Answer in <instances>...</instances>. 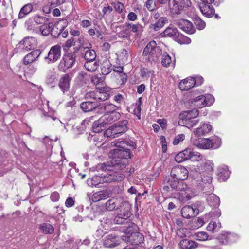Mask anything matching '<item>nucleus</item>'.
Masks as SVG:
<instances>
[{
    "label": "nucleus",
    "instance_id": "f257e3e1",
    "mask_svg": "<svg viewBox=\"0 0 249 249\" xmlns=\"http://www.w3.org/2000/svg\"><path fill=\"white\" fill-rule=\"evenodd\" d=\"M116 148L111 150L109 157L112 160L98 164L97 168L101 171L122 170L126 167L125 160L131 158L130 150L135 149L136 144L132 141H114L111 143Z\"/></svg>",
    "mask_w": 249,
    "mask_h": 249
},
{
    "label": "nucleus",
    "instance_id": "f03ea898",
    "mask_svg": "<svg viewBox=\"0 0 249 249\" xmlns=\"http://www.w3.org/2000/svg\"><path fill=\"white\" fill-rule=\"evenodd\" d=\"M130 204L120 196L113 197L106 203V209L108 211L118 210L120 213L115 217L114 222L117 224L128 223L131 215Z\"/></svg>",
    "mask_w": 249,
    "mask_h": 249
},
{
    "label": "nucleus",
    "instance_id": "7ed1b4c3",
    "mask_svg": "<svg viewBox=\"0 0 249 249\" xmlns=\"http://www.w3.org/2000/svg\"><path fill=\"white\" fill-rule=\"evenodd\" d=\"M138 228L137 226L131 223L130 225L124 230L125 235L122 236V240L132 245H138L142 243L144 241L143 235L137 231Z\"/></svg>",
    "mask_w": 249,
    "mask_h": 249
},
{
    "label": "nucleus",
    "instance_id": "20e7f679",
    "mask_svg": "<svg viewBox=\"0 0 249 249\" xmlns=\"http://www.w3.org/2000/svg\"><path fill=\"white\" fill-rule=\"evenodd\" d=\"M168 184L170 187L174 190L180 191L182 201L188 200L191 199V196L190 195L191 190L186 184L180 180L172 179L169 180Z\"/></svg>",
    "mask_w": 249,
    "mask_h": 249
},
{
    "label": "nucleus",
    "instance_id": "39448f33",
    "mask_svg": "<svg viewBox=\"0 0 249 249\" xmlns=\"http://www.w3.org/2000/svg\"><path fill=\"white\" fill-rule=\"evenodd\" d=\"M128 123L127 120L119 121L107 129L104 133L105 135L107 137H115L126 132L128 130Z\"/></svg>",
    "mask_w": 249,
    "mask_h": 249
},
{
    "label": "nucleus",
    "instance_id": "423d86ee",
    "mask_svg": "<svg viewBox=\"0 0 249 249\" xmlns=\"http://www.w3.org/2000/svg\"><path fill=\"white\" fill-rule=\"evenodd\" d=\"M161 50L157 47L155 41H151L147 44L143 51L144 56H148L147 59L150 62H156L160 55Z\"/></svg>",
    "mask_w": 249,
    "mask_h": 249
},
{
    "label": "nucleus",
    "instance_id": "0eeeda50",
    "mask_svg": "<svg viewBox=\"0 0 249 249\" xmlns=\"http://www.w3.org/2000/svg\"><path fill=\"white\" fill-rule=\"evenodd\" d=\"M161 35L164 37H172L180 44H189L191 41L189 38L182 35L179 36L178 30L173 27H167Z\"/></svg>",
    "mask_w": 249,
    "mask_h": 249
},
{
    "label": "nucleus",
    "instance_id": "6e6552de",
    "mask_svg": "<svg viewBox=\"0 0 249 249\" xmlns=\"http://www.w3.org/2000/svg\"><path fill=\"white\" fill-rule=\"evenodd\" d=\"M191 4L190 0H168V7L171 14H180L184 8Z\"/></svg>",
    "mask_w": 249,
    "mask_h": 249
},
{
    "label": "nucleus",
    "instance_id": "1a4fd4ad",
    "mask_svg": "<svg viewBox=\"0 0 249 249\" xmlns=\"http://www.w3.org/2000/svg\"><path fill=\"white\" fill-rule=\"evenodd\" d=\"M78 50L79 48H76L74 52L68 53L64 55L58 65L59 70L65 72L68 69L74 66L76 62V52Z\"/></svg>",
    "mask_w": 249,
    "mask_h": 249
},
{
    "label": "nucleus",
    "instance_id": "9d476101",
    "mask_svg": "<svg viewBox=\"0 0 249 249\" xmlns=\"http://www.w3.org/2000/svg\"><path fill=\"white\" fill-rule=\"evenodd\" d=\"M170 175L173 179L182 181L188 178V171L184 167L178 165L172 168Z\"/></svg>",
    "mask_w": 249,
    "mask_h": 249
},
{
    "label": "nucleus",
    "instance_id": "9b49d317",
    "mask_svg": "<svg viewBox=\"0 0 249 249\" xmlns=\"http://www.w3.org/2000/svg\"><path fill=\"white\" fill-rule=\"evenodd\" d=\"M61 56V47L59 45H55L51 47L45 60L48 63L56 62Z\"/></svg>",
    "mask_w": 249,
    "mask_h": 249
},
{
    "label": "nucleus",
    "instance_id": "f8f14e48",
    "mask_svg": "<svg viewBox=\"0 0 249 249\" xmlns=\"http://www.w3.org/2000/svg\"><path fill=\"white\" fill-rule=\"evenodd\" d=\"M124 178V175L118 172H114L107 174L100 178V183H110L122 181Z\"/></svg>",
    "mask_w": 249,
    "mask_h": 249
},
{
    "label": "nucleus",
    "instance_id": "ddd939ff",
    "mask_svg": "<svg viewBox=\"0 0 249 249\" xmlns=\"http://www.w3.org/2000/svg\"><path fill=\"white\" fill-rule=\"evenodd\" d=\"M120 117L121 114L116 111L110 113H106L99 118V123L107 125L117 121Z\"/></svg>",
    "mask_w": 249,
    "mask_h": 249
},
{
    "label": "nucleus",
    "instance_id": "4468645a",
    "mask_svg": "<svg viewBox=\"0 0 249 249\" xmlns=\"http://www.w3.org/2000/svg\"><path fill=\"white\" fill-rule=\"evenodd\" d=\"M177 25L180 29L187 33L192 34L195 29L193 28L192 23L185 19H180L177 21Z\"/></svg>",
    "mask_w": 249,
    "mask_h": 249
},
{
    "label": "nucleus",
    "instance_id": "2eb2a0df",
    "mask_svg": "<svg viewBox=\"0 0 249 249\" xmlns=\"http://www.w3.org/2000/svg\"><path fill=\"white\" fill-rule=\"evenodd\" d=\"M181 212L182 217L189 219L197 215L199 213V210L195 206L187 205L184 206Z\"/></svg>",
    "mask_w": 249,
    "mask_h": 249
},
{
    "label": "nucleus",
    "instance_id": "dca6fc26",
    "mask_svg": "<svg viewBox=\"0 0 249 249\" xmlns=\"http://www.w3.org/2000/svg\"><path fill=\"white\" fill-rule=\"evenodd\" d=\"M215 143L216 142H214L213 139L204 138L199 141L198 142L196 143V145L198 148L204 149H210L211 148H217L219 147L220 146L219 144L217 143L215 145Z\"/></svg>",
    "mask_w": 249,
    "mask_h": 249
},
{
    "label": "nucleus",
    "instance_id": "f3484780",
    "mask_svg": "<svg viewBox=\"0 0 249 249\" xmlns=\"http://www.w3.org/2000/svg\"><path fill=\"white\" fill-rule=\"evenodd\" d=\"M120 244L119 237L115 234H109L105 237L103 245L107 248H113Z\"/></svg>",
    "mask_w": 249,
    "mask_h": 249
},
{
    "label": "nucleus",
    "instance_id": "a211bd4d",
    "mask_svg": "<svg viewBox=\"0 0 249 249\" xmlns=\"http://www.w3.org/2000/svg\"><path fill=\"white\" fill-rule=\"evenodd\" d=\"M111 195V191L109 189H105L94 193L92 196L93 202H98L102 200L107 199Z\"/></svg>",
    "mask_w": 249,
    "mask_h": 249
},
{
    "label": "nucleus",
    "instance_id": "6ab92c4d",
    "mask_svg": "<svg viewBox=\"0 0 249 249\" xmlns=\"http://www.w3.org/2000/svg\"><path fill=\"white\" fill-rule=\"evenodd\" d=\"M71 81V77L68 74H64L60 78L58 85L64 94L69 91Z\"/></svg>",
    "mask_w": 249,
    "mask_h": 249
},
{
    "label": "nucleus",
    "instance_id": "aec40b11",
    "mask_svg": "<svg viewBox=\"0 0 249 249\" xmlns=\"http://www.w3.org/2000/svg\"><path fill=\"white\" fill-rule=\"evenodd\" d=\"M41 53V52L39 49H36L30 52L24 57L23 59L24 64L27 65L37 60Z\"/></svg>",
    "mask_w": 249,
    "mask_h": 249
},
{
    "label": "nucleus",
    "instance_id": "412c9836",
    "mask_svg": "<svg viewBox=\"0 0 249 249\" xmlns=\"http://www.w3.org/2000/svg\"><path fill=\"white\" fill-rule=\"evenodd\" d=\"M20 44L22 45L23 49L30 50L34 49L37 46V42L35 37H27L21 41Z\"/></svg>",
    "mask_w": 249,
    "mask_h": 249
},
{
    "label": "nucleus",
    "instance_id": "4be33fe9",
    "mask_svg": "<svg viewBox=\"0 0 249 249\" xmlns=\"http://www.w3.org/2000/svg\"><path fill=\"white\" fill-rule=\"evenodd\" d=\"M196 83V80L193 77H188L182 80L179 83V88L181 90H188L193 88Z\"/></svg>",
    "mask_w": 249,
    "mask_h": 249
},
{
    "label": "nucleus",
    "instance_id": "5701e85b",
    "mask_svg": "<svg viewBox=\"0 0 249 249\" xmlns=\"http://www.w3.org/2000/svg\"><path fill=\"white\" fill-rule=\"evenodd\" d=\"M212 126L209 123H203L194 130V134L196 137H200L210 132L212 130Z\"/></svg>",
    "mask_w": 249,
    "mask_h": 249
},
{
    "label": "nucleus",
    "instance_id": "b1692460",
    "mask_svg": "<svg viewBox=\"0 0 249 249\" xmlns=\"http://www.w3.org/2000/svg\"><path fill=\"white\" fill-rule=\"evenodd\" d=\"M197 109L184 111L179 115V120H190L196 118L198 116Z\"/></svg>",
    "mask_w": 249,
    "mask_h": 249
},
{
    "label": "nucleus",
    "instance_id": "393cba45",
    "mask_svg": "<svg viewBox=\"0 0 249 249\" xmlns=\"http://www.w3.org/2000/svg\"><path fill=\"white\" fill-rule=\"evenodd\" d=\"M191 153V148H186L177 154L175 157V160L178 163L190 160Z\"/></svg>",
    "mask_w": 249,
    "mask_h": 249
},
{
    "label": "nucleus",
    "instance_id": "a878e982",
    "mask_svg": "<svg viewBox=\"0 0 249 249\" xmlns=\"http://www.w3.org/2000/svg\"><path fill=\"white\" fill-rule=\"evenodd\" d=\"M99 103L96 101H86L80 104L81 109L85 112L92 111L93 109L99 107Z\"/></svg>",
    "mask_w": 249,
    "mask_h": 249
},
{
    "label": "nucleus",
    "instance_id": "bb28decb",
    "mask_svg": "<svg viewBox=\"0 0 249 249\" xmlns=\"http://www.w3.org/2000/svg\"><path fill=\"white\" fill-rule=\"evenodd\" d=\"M199 8L202 14L206 17H212L214 14L215 10L211 4H200Z\"/></svg>",
    "mask_w": 249,
    "mask_h": 249
},
{
    "label": "nucleus",
    "instance_id": "cd10ccee",
    "mask_svg": "<svg viewBox=\"0 0 249 249\" xmlns=\"http://www.w3.org/2000/svg\"><path fill=\"white\" fill-rule=\"evenodd\" d=\"M205 102H206V98L204 95H200L195 98L192 99L189 103L190 106L196 108H201L206 106Z\"/></svg>",
    "mask_w": 249,
    "mask_h": 249
},
{
    "label": "nucleus",
    "instance_id": "c85d7f7f",
    "mask_svg": "<svg viewBox=\"0 0 249 249\" xmlns=\"http://www.w3.org/2000/svg\"><path fill=\"white\" fill-rule=\"evenodd\" d=\"M179 246L182 249H193L198 247V243L195 241L185 239L180 241Z\"/></svg>",
    "mask_w": 249,
    "mask_h": 249
},
{
    "label": "nucleus",
    "instance_id": "c756f323",
    "mask_svg": "<svg viewBox=\"0 0 249 249\" xmlns=\"http://www.w3.org/2000/svg\"><path fill=\"white\" fill-rule=\"evenodd\" d=\"M99 108L103 110V113H110L113 112L117 109V107L111 103L100 104Z\"/></svg>",
    "mask_w": 249,
    "mask_h": 249
},
{
    "label": "nucleus",
    "instance_id": "7c9ffc66",
    "mask_svg": "<svg viewBox=\"0 0 249 249\" xmlns=\"http://www.w3.org/2000/svg\"><path fill=\"white\" fill-rule=\"evenodd\" d=\"M33 9V5L32 3H28L23 6L18 14V18L22 19L30 13Z\"/></svg>",
    "mask_w": 249,
    "mask_h": 249
},
{
    "label": "nucleus",
    "instance_id": "2f4dec72",
    "mask_svg": "<svg viewBox=\"0 0 249 249\" xmlns=\"http://www.w3.org/2000/svg\"><path fill=\"white\" fill-rule=\"evenodd\" d=\"M209 205L213 208H217L220 205V199L215 194H210L207 198Z\"/></svg>",
    "mask_w": 249,
    "mask_h": 249
},
{
    "label": "nucleus",
    "instance_id": "473e14b6",
    "mask_svg": "<svg viewBox=\"0 0 249 249\" xmlns=\"http://www.w3.org/2000/svg\"><path fill=\"white\" fill-rule=\"evenodd\" d=\"M119 28L122 29V30L120 32L116 33V36H118V38L121 39H129L130 38V33L128 27H127L126 23H125L122 26L119 27Z\"/></svg>",
    "mask_w": 249,
    "mask_h": 249
},
{
    "label": "nucleus",
    "instance_id": "72a5a7b5",
    "mask_svg": "<svg viewBox=\"0 0 249 249\" xmlns=\"http://www.w3.org/2000/svg\"><path fill=\"white\" fill-rule=\"evenodd\" d=\"M198 122V120H194L193 119L184 120H181L179 121L178 124L180 125L184 126L188 128H191L197 124Z\"/></svg>",
    "mask_w": 249,
    "mask_h": 249
},
{
    "label": "nucleus",
    "instance_id": "f704fd0d",
    "mask_svg": "<svg viewBox=\"0 0 249 249\" xmlns=\"http://www.w3.org/2000/svg\"><path fill=\"white\" fill-rule=\"evenodd\" d=\"M221 227V223L219 221H211L207 227L208 231L212 232L218 231Z\"/></svg>",
    "mask_w": 249,
    "mask_h": 249
},
{
    "label": "nucleus",
    "instance_id": "c9c22d12",
    "mask_svg": "<svg viewBox=\"0 0 249 249\" xmlns=\"http://www.w3.org/2000/svg\"><path fill=\"white\" fill-rule=\"evenodd\" d=\"M233 235L229 233H225L221 234L218 237V239L219 242L223 244H226L231 242V238Z\"/></svg>",
    "mask_w": 249,
    "mask_h": 249
},
{
    "label": "nucleus",
    "instance_id": "e433bc0d",
    "mask_svg": "<svg viewBox=\"0 0 249 249\" xmlns=\"http://www.w3.org/2000/svg\"><path fill=\"white\" fill-rule=\"evenodd\" d=\"M96 53L92 49H87L84 53V58L86 61H96Z\"/></svg>",
    "mask_w": 249,
    "mask_h": 249
},
{
    "label": "nucleus",
    "instance_id": "4c0bfd02",
    "mask_svg": "<svg viewBox=\"0 0 249 249\" xmlns=\"http://www.w3.org/2000/svg\"><path fill=\"white\" fill-rule=\"evenodd\" d=\"M166 21V18L160 17L155 23L151 24L150 28L155 31H158L164 26Z\"/></svg>",
    "mask_w": 249,
    "mask_h": 249
},
{
    "label": "nucleus",
    "instance_id": "58836bf2",
    "mask_svg": "<svg viewBox=\"0 0 249 249\" xmlns=\"http://www.w3.org/2000/svg\"><path fill=\"white\" fill-rule=\"evenodd\" d=\"M99 66L98 63L96 61H86L84 64L85 68L89 71H95Z\"/></svg>",
    "mask_w": 249,
    "mask_h": 249
},
{
    "label": "nucleus",
    "instance_id": "ea45409f",
    "mask_svg": "<svg viewBox=\"0 0 249 249\" xmlns=\"http://www.w3.org/2000/svg\"><path fill=\"white\" fill-rule=\"evenodd\" d=\"M40 229L44 234H52L54 231L53 227L48 223H43L40 226Z\"/></svg>",
    "mask_w": 249,
    "mask_h": 249
},
{
    "label": "nucleus",
    "instance_id": "a19ab883",
    "mask_svg": "<svg viewBox=\"0 0 249 249\" xmlns=\"http://www.w3.org/2000/svg\"><path fill=\"white\" fill-rule=\"evenodd\" d=\"M68 21L65 19H62L56 22L53 25V31L55 29L64 31L68 25Z\"/></svg>",
    "mask_w": 249,
    "mask_h": 249
},
{
    "label": "nucleus",
    "instance_id": "79ce46f5",
    "mask_svg": "<svg viewBox=\"0 0 249 249\" xmlns=\"http://www.w3.org/2000/svg\"><path fill=\"white\" fill-rule=\"evenodd\" d=\"M202 166L203 169L208 173H211L213 169V164L212 160H202Z\"/></svg>",
    "mask_w": 249,
    "mask_h": 249
},
{
    "label": "nucleus",
    "instance_id": "37998d69",
    "mask_svg": "<svg viewBox=\"0 0 249 249\" xmlns=\"http://www.w3.org/2000/svg\"><path fill=\"white\" fill-rule=\"evenodd\" d=\"M33 20L36 24L44 25L47 23L49 19L45 16L36 15L33 17Z\"/></svg>",
    "mask_w": 249,
    "mask_h": 249
},
{
    "label": "nucleus",
    "instance_id": "c03bdc74",
    "mask_svg": "<svg viewBox=\"0 0 249 249\" xmlns=\"http://www.w3.org/2000/svg\"><path fill=\"white\" fill-rule=\"evenodd\" d=\"M127 27H128L129 32H133V33L138 34V32L142 30V27L139 24H134L132 23H125Z\"/></svg>",
    "mask_w": 249,
    "mask_h": 249
},
{
    "label": "nucleus",
    "instance_id": "a18cd8bd",
    "mask_svg": "<svg viewBox=\"0 0 249 249\" xmlns=\"http://www.w3.org/2000/svg\"><path fill=\"white\" fill-rule=\"evenodd\" d=\"M92 83L96 86L98 89H101L104 87L103 78L98 76H95L92 78Z\"/></svg>",
    "mask_w": 249,
    "mask_h": 249
},
{
    "label": "nucleus",
    "instance_id": "49530a36",
    "mask_svg": "<svg viewBox=\"0 0 249 249\" xmlns=\"http://www.w3.org/2000/svg\"><path fill=\"white\" fill-rule=\"evenodd\" d=\"M204 157L198 152L194 151L191 149V153L190 160L192 161H199L202 160Z\"/></svg>",
    "mask_w": 249,
    "mask_h": 249
},
{
    "label": "nucleus",
    "instance_id": "de8ad7c7",
    "mask_svg": "<svg viewBox=\"0 0 249 249\" xmlns=\"http://www.w3.org/2000/svg\"><path fill=\"white\" fill-rule=\"evenodd\" d=\"M107 125L106 124H101L99 123V119L94 122L92 126V129L94 132L100 133L104 129L102 128L105 127Z\"/></svg>",
    "mask_w": 249,
    "mask_h": 249
},
{
    "label": "nucleus",
    "instance_id": "09e8293b",
    "mask_svg": "<svg viewBox=\"0 0 249 249\" xmlns=\"http://www.w3.org/2000/svg\"><path fill=\"white\" fill-rule=\"evenodd\" d=\"M153 71L147 68H143L141 70L140 75L143 78H148L153 75Z\"/></svg>",
    "mask_w": 249,
    "mask_h": 249
},
{
    "label": "nucleus",
    "instance_id": "8fccbe9b",
    "mask_svg": "<svg viewBox=\"0 0 249 249\" xmlns=\"http://www.w3.org/2000/svg\"><path fill=\"white\" fill-rule=\"evenodd\" d=\"M50 23H46L40 26L39 30L43 36H47L51 33Z\"/></svg>",
    "mask_w": 249,
    "mask_h": 249
},
{
    "label": "nucleus",
    "instance_id": "3c124183",
    "mask_svg": "<svg viewBox=\"0 0 249 249\" xmlns=\"http://www.w3.org/2000/svg\"><path fill=\"white\" fill-rule=\"evenodd\" d=\"M146 6L150 11H152L158 8L156 0H148L146 3Z\"/></svg>",
    "mask_w": 249,
    "mask_h": 249
},
{
    "label": "nucleus",
    "instance_id": "603ef678",
    "mask_svg": "<svg viewBox=\"0 0 249 249\" xmlns=\"http://www.w3.org/2000/svg\"><path fill=\"white\" fill-rule=\"evenodd\" d=\"M194 22L199 30H202L205 27V22L199 17H195L194 18Z\"/></svg>",
    "mask_w": 249,
    "mask_h": 249
},
{
    "label": "nucleus",
    "instance_id": "864d4df0",
    "mask_svg": "<svg viewBox=\"0 0 249 249\" xmlns=\"http://www.w3.org/2000/svg\"><path fill=\"white\" fill-rule=\"evenodd\" d=\"M97 101H104L107 99L109 97V94L107 92H102L99 91H97Z\"/></svg>",
    "mask_w": 249,
    "mask_h": 249
},
{
    "label": "nucleus",
    "instance_id": "5fc2aeb1",
    "mask_svg": "<svg viewBox=\"0 0 249 249\" xmlns=\"http://www.w3.org/2000/svg\"><path fill=\"white\" fill-rule=\"evenodd\" d=\"M97 91H98L88 92L85 95V98L87 100L93 99L97 101L98 95Z\"/></svg>",
    "mask_w": 249,
    "mask_h": 249
},
{
    "label": "nucleus",
    "instance_id": "6e6d98bb",
    "mask_svg": "<svg viewBox=\"0 0 249 249\" xmlns=\"http://www.w3.org/2000/svg\"><path fill=\"white\" fill-rule=\"evenodd\" d=\"M196 238L200 241H205L208 239V234L205 231L199 232L196 234Z\"/></svg>",
    "mask_w": 249,
    "mask_h": 249
},
{
    "label": "nucleus",
    "instance_id": "4d7b16f0",
    "mask_svg": "<svg viewBox=\"0 0 249 249\" xmlns=\"http://www.w3.org/2000/svg\"><path fill=\"white\" fill-rule=\"evenodd\" d=\"M172 62L171 57L168 54L163 56L161 63L165 67H168Z\"/></svg>",
    "mask_w": 249,
    "mask_h": 249
},
{
    "label": "nucleus",
    "instance_id": "13d9d810",
    "mask_svg": "<svg viewBox=\"0 0 249 249\" xmlns=\"http://www.w3.org/2000/svg\"><path fill=\"white\" fill-rule=\"evenodd\" d=\"M206 98V102H205L206 106H211L214 101V97L211 94H207L204 96Z\"/></svg>",
    "mask_w": 249,
    "mask_h": 249
},
{
    "label": "nucleus",
    "instance_id": "bf43d9fd",
    "mask_svg": "<svg viewBox=\"0 0 249 249\" xmlns=\"http://www.w3.org/2000/svg\"><path fill=\"white\" fill-rule=\"evenodd\" d=\"M75 42L74 41V39L73 38L68 39L65 42V44L63 45L64 50H68L73 45H75Z\"/></svg>",
    "mask_w": 249,
    "mask_h": 249
},
{
    "label": "nucleus",
    "instance_id": "052dcab7",
    "mask_svg": "<svg viewBox=\"0 0 249 249\" xmlns=\"http://www.w3.org/2000/svg\"><path fill=\"white\" fill-rule=\"evenodd\" d=\"M230 176V172L227 170H224L223 172H220L219 174V178L223 180H227Z\"/></svg>",
    "mask_w": 249,
    "mask_h": 249
},
{
    "label": "nucleus",
    "instance_id": "680f3d73",
    "mask_svg": "<svg viewBox=\"0 0 249 249\" xmlns=\"http://www.w3.org/2000/svg\"><path fill=\"white\" fill-rule=\"evenodd\" d=\"M114 100L118 104H121L124 102L125 97L120 93L116 94L114 97Z\"/></svg>",
    "mask_w": 249,
    "mask_h": 249
},
{
    "label": "nucleus",
    "instance_id": "e2e57ef3",
    "mask_svg": "<svg viewBox=\"0 0 249 249\" xmlns=\"http://www.w3.org/2000/svg\"><path fill=\"white\" fill-rule=\"evenodd\" d=\"M185 139V135L183 134L178 135L176 136L174 141L173 144L174 145L178 144L180 142L183 141Z\"/></svg>",
    "mask_w": 249,
    "mask_h": 249
},
{
    "label": "nucleus",
    "instance_id": "0e129e2a",
    "mask_svg": "<svg viewBox=\"0 0 249 249\" xmlns=\"http://www.w3.org/2000/svg\"><path fill=\"white\" fill-rule=\"evenodd\" d=\"M50 198L53 202L57 201L59 199V194L56 192L52 193L51 195Z\"/></svg>",
    "mask_w": 249,
    "mask_h": 249
},
{
    "label": "nucleus",
    "instance_id": "69168bd1",
    "mask_svg": "<svg viewBox=\"0 0 249 249\" xmlns=\"http://www.w3.org/2000/svg\"><path fill=\"white\" fill-rule=\"evenodd\" d=\"M51 5L56 6L63 3L65 0H50Z\"/></svg>",
    "mask_w": 249,
    "mask_h": 249
},
{
    "label": "nucleus",
    "instance_id": "338daca9",
    "mask_svg": "<svg viewBox=\"0 0 249 249\" xmlns=\"http://www.w3.org/2000/svg\"><path fill=\"white\" fill-rule=\"evenodd\" d=\"M157 123L160 125L163 129H166L167 127V121L165 119H159Z\"/></svg>",
    "mask_w": 249,
    "mask_h": 249
},
{
    "label": "nucleus",
    "instance_id": "774afa93",
    "mask_svg": "<svg viewBox=\"0 0 249 249\" xmlns=\"http://www.w3.org/2000/svg\"><path fill=\"white\" fill-rule=\"evenodd\" d=\"M123 7L124 5L121 2L117 3L114 6L115 10L119 13L122 12Z\"/></svg>",
    "mask_w": 249,
    "mask_h": 249
}]
</instances>
